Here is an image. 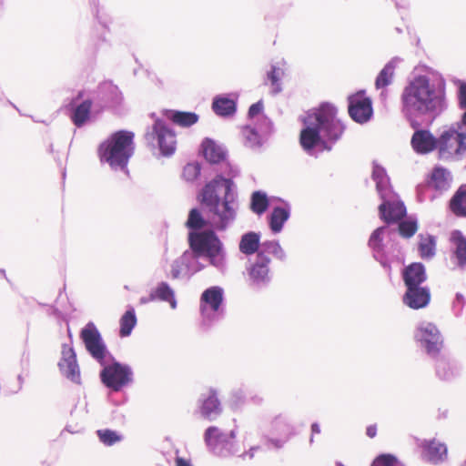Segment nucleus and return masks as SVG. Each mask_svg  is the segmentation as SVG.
<instances>
[{"label":"nucleus","instance_id":"1","mask_svg":"<svg viewBox=\"0 0 466 466\" xmlns=\"http://www.w3.org/2000/svg\"><path fill=\"white\" fill-rule=\"evenodd\" d=\"M400 104L403 116L414 129L410 139L412 149L420 155L438 151V137L420 127L432 123L447 109L445 80L441 76L432 80L427 76L414 77L403 88Z\"/></svg>","mask_w":466,"mask_h":466},{"label":"nucleus","instance_id":"2","mask_svg":"<svg viewBox=\"0 0 466 466\" xmlns=\"http://www.w3.org/2000/svg\"><path fill=\"white\" fill-rule=\"evenodd\" d=\"M240 176L238 167L226 165L198 194V200L206 214L194 208L189 210L186 227L188 233H200L207 226L217 231H226L237 219L239 208L238 187L234 178Z\"/></svg>","mask_w":466,"mask_h":466},{"label":"nucleus","instance_id":"3","mask_svg":"<svg viewBox=\"0 0 466 466\" xmlns=\"http://www.w3.org/2000/svg\"><path fill=\"white\" fill-rule=\"evenodd\" d=\"M371 177L381 199V204L379 206L380 218L387 225L379 227L371 233L368 246L375 260L390 275L392 258L387 254L383 240L385 238L391 239L396 236V229L390 228V225L405 218L407 210L404 203L393 191L390 177L383 167L374 164Z\"/></svg>","mask_w":466,"mask_h":466},{"label":"nucleus","instance_id":"4","mask_svg":"<svg viewBox=\"0 0 466 466\" xmlns=\"http://www.w3.org/2000/svg\"><path fill=\"white\" fill-rule=\"evenodd\" d=\"M337 114V107L329 102H322L319 107L307 113L299 142L309 155H313L318 146L329 151L341 138L346 127Z\"/></svg>","mask_w":466,"mask_h":466},{"label":"nucleus","instance_id":"5","mask_svg":"<svg viewBox=\"0 0 466 466\" xmlns=\"http://www.w3.org/2000/svg\"><path fill=\"white\" fill-rule=\"evenodd\" d=\"M135 134L128 130H118L98 147V156L101 162L107 163L115 170L128 174L127 165L135 153Z\"/></svg>","mask_w":466,"mask_h":466},{"label":"nucleus","instance_id":"6","mask_svg":"<svg viewBox=\"0 0 466 466\" xmlns=\"http://www.w3.org/2000/svg\"><path fill=\"white\" fill-rule=\"evenodd\" d=\"M216 231L211 228L200 233H188L189 254L197 260L206 258L211 266L223 273L227 269V252Z\"/></svg>","mask_w":466,"mask_h":466},{"label":"nucleus","instance_id":"7","mask_svg":"<svg viewBox=\"0 0 466 466\" xmlns=\"http://www.w3.org/2000/svg\"><path fill=\"white\" fill-rule=\"evenodd\" d=\"M466 154V130L452 123L443 127L438 137V157L441 160H460Z\"/></svg>","mask_w":466,"mask_h":466},{"label":"nucleus","instance_id":"8","mask_svg":"<svg viewBox=\"0 0 466 466\" xmlns=\"http://www.w3.org/2000/svg\"><path fill=\"white\" fill-rule=\"evenodd\" d=\"M150 116L154 118V123L147 128L144 135L148 147L158 148L160 155L169 157L174 155L177 148V139L175 131L169 127L167 123L151 113Z\"/></svg>","mask_w":466,"mask_h":466},{"label":"nucleus","instance_id":"9","mask_svg":"<svg viewBox=\"0 0 466 466\" xmlns=\"http://www.w3.org/2000/svg\"><path fill=\"white\" fill-rule=\"evenodd\" d=\"M236 436L235 430L225 432L216 426H210L204 432V441L208 451L213 455L228 458L238 451Z\"/></svg>","mask_w":466,"mask_h":466},{"label":"nucleus","instance_id":"10","mask_svg":"<svg viewBox=\"0 0 466 466\" xmlns=\"http://www.w3.org/2000/svg\"><path fill=\"white\" fill-rule=\"evenodd\" d=\"M224 290L221 287L213 286L203 291L200 298L202 325L209 328L221 320L225 316Z\"/></svg>","mask_w":466,"mask_h":466},{"label":"nucleus","instance_id":"11","mask_svg":"<svg viewBox=\"0 0 466 466\" xmlns=\"http://www.w3.org/2000/svg\"><path fill=\"white\" fill-rule=\"evenodd\" d=\"M109 359L110 364L102 365L100 380L106 388L116 392L134 382V372L129 365L116 360L112 355Z\"/></svg>","mask_w":466,"mask_h":466},{"label":"nucleus","instance_id":"12","mask_svg":"<svg viewBox=\"0 0 466 466\" xmlns=\"http://www.w3.org/2000/svg\"><path fill=\"white\" fill-rule=\"evenodd\" d=\"M295 434V427L290 419L287 415L279 414L269 423L268 434L264 436L265 444L268 448L280 450Z\"/></svg>","mask_w":466,"mask_h":466},{"label":"nucleus","instance_id":"13","mask_svg":"<svg viewBox=\"0 0 466 466\" xmlns=\"http://www.w3.org/2000/svg\"><path fill=\"white\" fill-rule=\"evenodd\" d=\"M415 339L421 351L430 358H436L443 350V338L438 328L431 322H422L415 332Z\"/></svg>","mask_w":466,"mask_h":466},{"label":"nucleus","instance_id":"14","mask_svg":"<svg viewBox=\"0 0 466 466\" xmlns=\"http://www.w3.org/2000/svg\"><path fill=\"white\" fill-rule=\"evenodd\" d=\"M80 338L92 358L100 365H105L106 357H109L111 354L108 352L99 330L93 322H88L81 329Z\"/></svg>","mask_w":466,"mask_h":466},{"label":"nucleus","instance_id":"15","mask_svg":"<svg viewBox=\"0 0 466 466\" xmlns=\"http://www.w3.org/2000/svg\"><path fill=\"white\" fill-rule=\"evenodd\" d=\"M271 259L267 255L257 254L254 261H250L248 271V283L256 289L266 288L271 281L269 264Z\"/></svg>","mask_w":466,"mask_h":466},{"label":"nucleus","instance_id":"16","mask_svg":"<svg viewBox=\"0 0 466 466\" xmlns=\"http://www.w3.org/2000/svg\"><path fill=\"white\" fill-rule=\"evenodd\" d=\"M95 106L100 109L108 108L116 110L123 102V95L118 86L112 81H104L100 83L92 96Z\"/></svg>","mask_w":466,"mask_h":466},{"label":"nucleus","instance_id":"17","mask_svg":"<svg viewBox=\"0 0 466 466\" xmlns=\"http://www.w3.org/2000/svg\"><path fill=\"white\" fill-rule=\"evenodd\" d=\"M348 102L349 115L353 121L364 124L371 119L373 116L372 101L366 96L364 90L349 96Z\"/></svg>","mask_w":466,"mask_h":466},{"label":"nucleus","instance_id":"18","mask_svg":"<svg viewBox=\"0 0 466 466\" xmlns=\"http://www.w3.org/2000/svg\"><path fill=\"white\" fill-rule=\"evenodd\" d=\"M431 359L434 360L435 375L440 380L452 381L461 376V363L444 350L441 351L438 357Z\"/></svg>","mask_w":466,"mask_h":466},{"label":"nucleus","instance_id":"19","mask_svg":"<svg viewBox=\"0 0 466 466\" xmlns=\"http://www.w3.org/2000/svg\"><path fill=\"white\" fill-rule=\"evenodd\" d=\"M85 91H79L68 104L70 119L76 127H82L90 118L93 97L84 98Z\"/></svg>","mask_w":466,"mask_h":466},{"label":"nucleus","instance_id":"20","mask_svg":"<svg viewBox=\"0 0 466 466\" xmlns=\"http://www.w3.org/2000/svg\"><path fill=\"white\" fill-rule=\"evenodd\" d=\"M62 357L58 368L64 377L76 384H81L80 369L76 360V354L72 346L63 344Z\"/></svg>","mask_w":466,"mask_h":466},{"label":"nucleus","instance_id":"21","mask_svg":"<svg viewBox=\"0 0 466 466\" xmlns=\"http://www.w3.org/2000/svg\"><path fill=\"white\" fill-rule=\"evenodd\" d=\"M189 250L185 251L179 258L171 264L170 277L172 279L190 278L193 274L204 268L198 260L191 258Z\"/></svg>","mask_w":466,"mask_h":466},{"label":"nucleus","instance_id":"22","mask_svg":"<svg viewBox=\"0 0 466 466\" xmlns=\"http://www.w3.org/2000/svg\"><path fill=\"white\" fill-rule=\"evenodd\" d=\"M201 147L203 149V155L205 158L210 164L221 163L220 169L217 171L216 176L219 174L221 171L226 170L227 164L230 165L229 162L226 161L227 149L222 145H218L213 139L207 137L203 140ZM233 167L236 166L233 165Z\"/></svg>","mask_w":466,"mask_h":466},{"label":"nucleus","instance_id":"23","mask_svg":"<svg viewBox=\"0 0 466 466\" xmlns=\"http://www.w3.org/2000/svg\"><path fill=\"white\" fill-rule=\"evenodd\" d=\"M286 72L285 61L271 63L265 69L264 84L270 86V94L276 96L282 92V79Z\"/></svg>","mask_w":466,"mask_h":466},{"label":"nucleus","instance_id":"24","mask_svg":"<svg viewBox=\"0 0 466 466\" xmlns=\"http://www.w3.org/2000/svg\"><path fill=\"white\" fill-rule=\"evenodd\" d=\"M431 300V291L428 287L416 286L406 288L403 295V303L412 309L427 307Z\"/></svg>","mask_w":466,"mask_h":466},{"label":"nucleus","instance_id":"25","mask_svg":"<svg viewBox=\"0 0 466 466\" xmlns=\"http://www.w3.org/2000/svg\"><path fill=\"white\" fill-rule=\"evenodd\" d=\"M199 400L201 402L200 413L203 418L213 420L222 412L221 404L216 390L210 389L208 395H202Z\"/></svg>","mask_w":466,"mask_h":466},{"label":"nucleus","instance_id":"26","mask_svg":"<svg viewBox=\"0 0 466 466\" xmlns=\"http://www.w3.org/2000/svg\"><path fill=\"white\" fill-rule=\"evenodd\" d=\"M451 259L461 269L466 268V238L460 230H454L451 235Z\"/></svg>","mask_w":466,"mask_h":466},{"label":"nucleus","instance_id":"27","mask_svg":"<svg viewBox=\"0 0 466 466\" xmlns=\"http://www.w3.org/2000/svg\"><path fill=\"white\" fill-rule=\"evenodd\" d=\"M402 279L406 288L421 286L427 279L425 266L420 262H413L405 267Z\"/></svg>","mask_w":466,"mask_h":466},{"label":"nucleus","instance_id":"28","mask_svg":"<svg viewBox=\"0 0 466 466\" xmlns=\"http://www.w3.org/2000/svg\"><path fill=\"white\" fill-rule=\"evenodd\" d=\"M422 450L424 458L433 464L443 461L447 456L446 445L434 440L425 441L422 444Z\"/></svg>","mask_w":466,"mask_h":466},{"label":"nucleus","instance_id":"29","mask_svg":"<svg viewBox=\"0 0 466 466\" xmlns=\"http://www.w3.org/2000/svg\"><path fill=\"white\" fill-rule=\"evenodd\" d=\"M212 109L216 115L223 117L233 116L237 111V103L228 95H220L214 97Z\"/></svg>","mask_w":466,"mask_h":466},{"label":"nucleus","instance_id":"30","mask_svg":"<svg viewBox=\"0 0 466 466\" xmlns=\"http://www.w3.org/2000/svg\"><path fill=\"white\" fill-rule=\"evenodd\" d=\"M238 248L239 251L246 256L257 255L261 249L260 233L248 231L243 234Z\"/></svg>","mask_w":466,"mask_h":466},{"label":"nucleus","instance_id":"31","mask_svg":"<svg viewBox=\"0 0 466 466\" xmlns=\"http://www.w3.org/2000/svg\"><path fill=\"white\" fill-rule=\"evenodd\" d=\"M290 217V207L289 204H285L284 207H275L273 208L269 217H268V224L271 231L273 233H279L286 221Z\"/></svg>","mask_w":466,"mask_h":466},{"label":"nucleus","instance_id":"32","mask_svg":"<svg viewBox=\"0 0 466 466\" xmlns=\"http://www.w3.org/2000/svg\"><path fill=\"white\" fill-rule=\"evenodd\" d=\"M451 173L444 167H435L432 170L431 180L428 182L432 189L440 191H447L451 187Z\"/></svg>","mask_w":466,"mask_h":466},{"label":"nucleus","instance_id":"33","mask_svg":"<svg viewBox=\"0 0 466 466\" xmlns=\"http://www.w3.org/2000/svg\"><path fill=\"white\" fill-rule=\"evenodd\" d=\"M166 116L174 123L183 127H189L198 121V115L194 112L167 110Z\"/></svg>","mask_w":466,"mask_h":466},{"label":"nucleus","instance_id":"34","mask_svg":"<svg viewBox=\"0 0 466 466\" xmlns=\"http://www.w3.org/2000/svg\"><path fill=\"white\" fill-rule=\"evenodd\" d=\"M243 136L245 147L255 152L261 151L263 146L268 142L266 138L262 137V136L251 127H246L243 129Z\"/></svg>","mask_w":466,"mask_h":466},{"label":"nucleus","instance_id":"35","mask_svg":"<svg viewBox=\"0 0 466 466\" xmlns=\"http://www.w3.org/2000/svg\"><path fill=\"white\" fill-rule=\"evenodd\" d=\"M451 210L456 215L466 217V185L461 186L450 201Z\"/></svg>","mask_w":466,"mask_h":466},{"label":"nucleus","instance_id":"36","mask_svg":"<svg viewBox=\"0 0 466 466\" xmlns=\"http://www.w3.org/2000/svg\"><path fill=\"white\" fill-rule=\"evenodd\" d=\"M156 299L169 302L172 309L177 307L175 299V292L171 287L165 281L160 282L157 287L152 291Z\"/></svg>","mask_w":466,"mask_h":466},{"label":"nucleus","instance_id":"37","mask_svg":"<svg viewBox=\"0 0 466 466\" xmlns=\"http://www.w3.org/2000/svg\"><path fill=\"white\" fill-rule=\"evenodd\" d=\"M396 64L394 60H390L380 70L375 81V86L378 89L386 87L391 84Z\"/></svg>","mask_w":466,"mask_h":466},{"label":"nucleus","instance_id":"38","mask_svg":"<svg viewBox=\"0 0 466 466\" xmlns=\"http://www.w3.org/2000/svg\"><path fill=\"white\" fill-rule=\"evenodd\" d=\"M137 324V317L133 307H129L125 314L120 319V330L121 337H127L131 334L133 329Z\"/></svg>","mask_w":466,"mask_h":466},{"label":"nucleus","instance_id":"39","mask_svg":"<svg viewBox=\"0 0 466 466\" xmlns=\"http://www.w3.org/2000/svg\"><path fill=\"white\" fill-rule=\"evenodd\" d=\"M399 222L396 234L399 233L402 238H411L418 229V220L416 217L409 216L400 219Z\"/></svg>","mask_w":466,"mask_h":466},{"label":"nucleus","instance_id":"40","mask_svg":"<svg viewBox=\"0 0 466 466\" xmlns=\"http://www.w3.org/2000/svg\"><path fill=\"white\" fill-rule=\"evenodd\" d=\"M269 202L265 192L254 191L250 198V209L257 215H262L268 208Z\"/></svg>","mask_w":466,"mask_h":466},{"label":"nucleus","instance_id":"41","mask_svg":"<svg viewBox=\"0 0 466 466\" xmlns=\"http://www.w3.org/2000/svg\"><path fill=\"white\" fill-rule=\"evenodd\" d=\"M272 254L277 259L284 261L286 259V252L277 240H267L261 243V249L258 254L266 255Z\"/></svg>","mask_w":466,"mask_h":466},{"label":"nucleus","instance_id":"42","mask_svg":"<svg viewBox=\"0 0 466 466\" xmlns=\"http://www.w3.org/2000/svg\"><path fill=\"white\" fill-rule=\"evenodd\" d=\"M436 248V240L433 236L429 235L427 238L420 236L419 243L420 255L424 259H429L434 257Z\"/></svg>","mask_w":466,"mask_h":466},{"label":"nucleus","instance_id":"43","mask_svg":"<svg viewBox=\"0 0 466 466\" xmlns=\"http://www.w3.org/2000/svg\"><path fill=\"white\" fill-rule=\"evenodd\" d=\"M252 127L267 140H268L274 132L272 121L265 115L259 116Z\"/></svg>","mask_w":466,"mask_h":466},{"label":"nucleus","instance_id":"44","mask_svg":"<svg viewBox=\"0 0 466 466\" xmlns=\"http://www.w3.org/2000/svg\"><path fill=\"white\" fill-rule=\"evenodd\" d=\"M96 434L102 443L112 446L122 440V435L112 430H98Z\"/></svg>","mask_w":466,"mask_h":466},{"label":"nucleus","instance_id":"45","mask_svg":"<svg viewBox=\"0 0 466 466\" xmlns=\"http://www.w3.org/2000/svg\"><path fill=\"white\" fill-rule=\"evenodd\" d=\"M370 466H404L396 456L383 453L375 458Z\"/></svg>","mask_w":466,"mask_h":466},{"label":"nucleus","instance_id":"46","mask_svg":"<svg viewBox=\"0 0 466 466\" xmlns=\"http://www.w3.org/2000/svg\"><path fill=\"white\" fill-rule=\"evenodd\" d=\"M201 172V166L198 162L187 163L183 168V177L187 181H194L198 177Z\"/></svg>","mask_w":466,"mask_h":466},{"label":"nucleus","instance_id":"47","mask_svg":"<svg viewBox=\"0 0 466 466\" xmlns=\"http://www.w3.org/2000/svg\"><path fill=\"white\" fill-rule=\"evenodd\" d=\"M432 187L427 182L425 184H420L416 187L417 200L420 203L427 199L433 200L434 196L431 194Z\"/></svg>","mask_w":466,"mask_h":466},{"label":"nucleus","instance_id":"48","mask_svg":"<svg viewBox=\"0 0 466 466\" xmlns=\"http://www.w3.org/2000/svg\"><path fill=\"white\" fill-rule=\"evenodd\" d=\"M246 400V391L239 388L234 390L231 393L230 405L233 409H238Z\"/></svg>","mask_w":466,"mask_h":466},{"label":"nucleus","instance_id":"49","mask_svg":"<svg viewBox=\"0 0 466 466\" xmlns=\"http://www.w3.org/2000/svg\"><path fill=\"white\" fill-rule=\"evenodd\" d=\"M465 305V298L461 293H457L452 301V311L455 316H460Z\"/></svg>","mask_w":466,"mask_h":466},{"label":"nucleus","instance_id":"50","mask_svg":"<svg viewBox=\"0 0 466 466\" xmlns=\"http://www.w3.org/2000/svg\"><path fill=\"white\" fill-rule=\"evenodd\" d=\"M264 108L263 100L260 99L257 103L252 104L248 112V116L250 119L255 118L256 116H258Z\"/></svg>","mask_w":466,"mask_h":466},{"label":"nucleus","instance_id":"51","mask_svg":"<svg viewBox=\"0 0 466 466\" xmlns=\"http://www.w3.org/2000/svg\"><path fill=\"white\" fill-rule=\"evenodd\" d=\"M459 106L461 109H466V83L462 82L459 86L458 92Z\"/></svg>","mask_w":466,"mask_h":466},{"label":"nucleus","instance_id":"52","mask_svg":"<svg viewBox=\"0 0 466 466\" xmlns=\"http://www.w3.org/2000/svg\"><path fill=\"white\" fill-rule=\"evenodd\" d=\"M30 364V353L27 350H25L21 357V366L23 370H28Z\"/></svg>","mask_w":466,"mask_h":466},{"label":"nucleus","instance_id":"53","mask_svg":"<svg viewBox=\"0 0 466 466\" xmlns=\"http://www.w3.org/2000/svg\"><path fill=\"white\" fill-rule=\"evenodd\" d=\"M260 449L259 446H252L248 451L243 452L239 455L240 458L245 459L248 457L249 459H253L255 456V452Z\"/></svg>","mask_w":466,"mask_h":466},{"label":"nucleus","instance_id":"54","mask_svg":"<svg viewBox=\"0 0 466 466\" xmlns=\"http://www.w3.org/2000/svg\"><path fill=\"white\" fill-rule=\"evenodd\" d=\"M310 429H311L312 435H311V437L309 439V443L311 444L314 441L313 435L314 434H319L320 432V427H319V424L318 422H313L311 424Z\"/></svg>","mask_w":466,"mask_h":466},{"label":"nucleus","instance_id":"55","mask_svg":"<svg viewBox=\"0 0 466 466\" xmlns=\"http://www.w3.org/2000/svg\"><path fill=\"white\" fill-rule=\"evenodd\" d=\"M366 434L370 438H374L376 436V434H377V427H376V425H370L369 427H367Z\"/></svg>","mask_w":466,"mask_h":466},{"label":"nucleus","instance_id":"56","mask_svg":"<svg viewBox=\"0 0 466 466\" xmlns=\"http://www.w3.org/2000/svg\"><path fill=\"white\" fill-rule=\"evenodd\" d=\"M176 466H192V465H191L190 461H188L183 458L177 457L176 460Z\"/></svg>","mask_w":466,"mask_h":466},{"label":"nucleus","instance_id":"57","mask_svg":"<svg viewBox=\"0 0 466 466\" xmlns=\"http://www.w3.org/2000/svg\"><path fill=\"white\" fill-rule=\"evenodd\" d=\"M155 300V298L153 296V293L151 292L150 295L148 297H141L139 301L141 304H147L150 301H153Z\"/></svg>","mask_w":466,"mask_h":466},{"label":"nucleus","instance_id":"58","mask_svg":"<svg viewBox=\"0 0 466 466\" xmlns=\"http://www.w3.org/2000/svg\"><path fill=\"white\" fill-rule=\"evenodd\" d=\"M456 124H460L461 126V128L462 130H465L466 129V109H465V112L462 114L461 116V121L459 122H455Z\"/></svg>","mask_w":466,"mask_h":466},{"label":"nucleus","instance_id":"59","mask_svg":"<svg viewBox=\"0 0 466 466\" xmlns=\"http://www.w3.org/2000/svg\"><path fill=\"white\" fill-rule=\"evenodd\" d=\"M251 400L255 403V404H261L262 401H263V398L260 397V396H258V395H255L253 397H251Z\"/></svg>","mask_w":466,"mask_h":466},{"label":"nucleus","instance_id":"60","mask_svg":"<svg viewBox=\"0 0 466 466\" xmlns=\"http://www.w3.org/2000/svg\"><path fill=\"white\" fill-rule=\"evenodd\" d=\"M17 380H18V382H19V386H18V389L14 391L15 393H16L17 391H19L22 389V386H23V383H24V378H23V376L21 374H19L17 376Z\"/></svg>","mask_w":466,"mask_h":466},{"label":"nucleus","instance_id":"61","mask_svg":"<svg viewBox=\"0 0 466 466\" xmlns=\"http://www.w3.org/2000/svg\"><path fill=\"white\" fill-rule=\"evenodd\" d=\"M336 466H344L341 462H336Z\"/></svg>","mask_w":466,"mask_h":466}]
</instances>
